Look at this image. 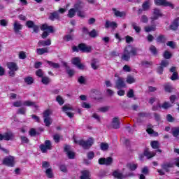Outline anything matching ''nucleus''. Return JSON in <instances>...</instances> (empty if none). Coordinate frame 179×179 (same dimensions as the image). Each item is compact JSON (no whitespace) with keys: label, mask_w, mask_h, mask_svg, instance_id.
I'll list each match as a JSON object with an SVG mask.
<instances>
[{"label":"nucleus","mask_w":179,"mask_h":179,"mask_svg":"<svg viewBox=\"0 0 179 179\" xmlns=\"http://www.w3.org/2000/svg\"><path fill=\"white\" fill-rule=\"evenodd\" d=\"M136 55H138V49L131 45H128L124 48L121 58L123 61H129L131 57H136Z\"/></svg>","instance_id":"nucleus-1"},{"label":"nucleus","mask_w":179,"mask_h":179,"mask_svg":"<svg viewBox=\"0 0 179 179\" xmlns=\"http://www.w3.org/2000/svg\"><path fill=\"white\" fill-rule=\"evenodd\" d=\"M74 143L77 145H79L82 148H83L85 150L90 149L92 148V145L94 143V138L90 137L87 141L85 140H74Z\"/></svg>","instance_id":"nucleus-2"},{"label":"nucleus","mask_w":179,"mask_h":179,"mask_svg":"<svg viewBox=\"0 0 179 179\" xmlns=\"http://www.w3.org/2000/svg\"><path fill=\"white\" fill-rule=\"evenodd\" d=\"M8 71V75L10 78H15L17 71H19V66L15 62H8L6 64Z\"/></svg>","instance_id":"nucleus-3"},{"label":"nucleus","mask_w":179,"mask_h":179,"mask_svg":"<svg viewBox=\"0 0 179 179\" xmlns=\"http://www.w3.org/2000/svg\"><path fill=\"white\" fill-rule=\"evenodd\" d=\"M41 30H42L43 31V33L41 35L42 38H47V37H48V36H50L49 33H54V27L48 26V24H43L41 27ZM45 30H48L49 33Z\"/></svg>","instance_id":"nucleus-4"},{"label":"nucleus","mask_w":179,"mask_h":179,"mask_svg":"<svg viewBox=\"0 0 179 179\" xmlns=\"http://www.w3.org/2000/svg\"><path fill=\"white\" fill-rule=\"evenodd\" d=\"M14 107H22V106H27V107H34L35 108H37V105L36 104V102H33L31 101H25L23 103L21 101H17L13 103Z\"/></svg>","instance_id":"nucleus-5"},{"label":"nucleus","mask_w":179,"mask_h":179,"mask_svg":"<svg viewBox=\"0 0 179 179\" xmlns=\"http://www.w3.org/2000/svg\"><path fill=\"white\" fill-rule=\"evenodd\" d=\"M39 149L42 153H47L48 150H51L52 149V145L50 140H46L45 144H41L39 145Z\"/></svg>","instance_id":"nucleus-6"},{"label":"nucleus","mask_w":179,"mask_h":179,"mask_svg":"<svg viewBox=\"0 0 179 179\" xmlns=\"http://www.w3.org/2000/svg\"><path fill=\"white\" fill-rule=\"evenodd\" d=\"M113 159L111 157H108L107 158L101 157L98 160V163L101 166H111V164H113Z\"/></svg>","instance_id":"nucleus-7"},{"label":"nucleus","mask_w":179,"mask_h":179,"mask_svg":"<svg viewBox=\"0 0 179 179\" xmlns=\"http://www.w3.org/2000/svg\"><path fill=\"white\" fill-rule=\"evenodd\" d=\"M3 164L8 166V167H13L15 166V157L8 156L3 159Z\"/></svg>","instance_id":"nucleus-8"},{"label":"nucleus","mask_w":179,"mask_h":179,"mask_svg":"<svg viewBox=\"0 0 179 179\" xmlns=\"http://www.w3.org/2000/svg\"><path fill=\"white\" fill-rule=\"evenodd\" d=\"M155 3L157 6H169L171 9H174V4L166 0H155Z\"/></svg>","instance_id":"nucleus-9"},{"label":"nucleus","mask_w":179,"mask_h":179,"mask_svg":"<svg viewBox=\"0 0 179 179\" xmlns=\"http://www.w3.org/2000/svg\"><path fill=\"white\" fill-rule=\"evenodd\" d=\"M71 64L77 66L78 69H81V71H83V69H85V66L83 64L80 63V57H73L71 59Z\"/></svg>","instance_id":"nucleus-10"},{"label":"nucleus","mask_w":179,"mask_h":179,"mask_svg":"<svg viewBox=\"0 0 179 179\" xmlns=\"http://www.w3.org/2000/svg\"><path fill=\"white\" fill-rule=\"evenodd\" d=\"M62 111L64 113H65L66 114V115H68V117L69 118H73L74 114L71 113V112H68V111H73V107H71V106H69L68 105H64L62 107Z\"/></svg>","instance_id":"nucleus-11"},{"label":"nucleus","mask_w":179,"mask_h":179,"mask_svg":"<svg viewBox=\"0 0 179 179\" xmlns=\"http://www.w3.org/2000/svg\"><path fill=\"white\" fill-rule=\"evenodd\" d=\"M64 152L66 153L69 159H75V152L71 150V145H66L64 146Z\"/></svg>","instance_id":"nucleus-12"},{"label":"nucleus","mask_w":179,"mask_h":179,"mask_svg":"<svg viewBox=\"0 0 179 179\" xmlns=\"http://www.w3.org/2000/svg\"><path fill=\"white\" fill-rule=\"evenodd\" d=\"M78 47L82 52H90L92 51V47L86 45L85 43H80Z\"/></svg>","instance_id":"nucleus-13"},{"label":"nucleus","mask_w":179,"mask_h":179,"mask_svg":"<svg viewBox=\"0 0 179 179\" xmlns=\"http://www.w3.org/2000/svg\"><path fill=\"white\" fill-rule=\"evenodd\" d=\"M116 89H124L127 86L125 82L124 81V78L119 77L115 83Z\"/></svg>","instance_id":"nucleus-14"},{"label":"nucleus","mask_w":179,"mask_h":179,"mask_svg":"<svg viewBox=\"0 0 179 179\" xmlns=\"http://www.w3.org/2000/svg\"><path fill=\"white\" fill-rule=\"evenodd\" d=\"M48 19L52 22H54V20H61V16H59L58 11L55 10L50 14Z\"/></svg>","instance_id":"nucleus-15"},{"label":"nucleus","mask_w":179,"mask_h":179,"mask_svg":"<svg viewBox=\"0 0 179 179\" xmlns=\"http://www.w3.org/2000/svg\"><path fill=\"white\" fill-rule=\"evenodd\" d=\"M169 71L171 72L172 76L170 77L171 80H177L178 79V73L177 72V68L176 66H172Z\"/></svg>","instance_id":"nucleus-16"},{"label":"nucleus","mask_w":179,"mask_h":179,"mask_svg":"<svg viewBox=\"0 0 179 179\" xmlns=\"http://www.w3.org/2000/svg\"><path fill=\"white\" fill-rule=\"evenodd\" d=\"M22 29H23V25H22V24H20L19 22L15 21V22L13 24V30H14L15 34H19V33H20V30H22Z\"/></svg>","instance_id":"nucleus-17"},{"label":"nucleus","mask_w":179,"mask_h":179,"mask_svg":"<svg viewBox=\"0 0 179 179\" xmlns=\"http://www.w3.org/2000/svg\"><path fill=\"white\" fill-rule=\"evenodd\" d=\"M178 26H179V17H176L171 24L169 26V29L171 30H173L176 31V30L178 29Z\"/></svg>","instance_id":"nucleus-18"},{"label":"nucleus","mask_w":179,"mask_h":179,"mask_svg":"<svg viewBox=\"0 0 179 179\" xmlns=\"http://www.w3.org/2000/svg\"><path fill=\"white\" fill-rule=\"evenodd\" d=\"M112 10L114 12V15L116 17H125V16H127V12L125 11H120L115 8H113Z\"/></svg>","instance_id":"nucleus-19"},{"label":"nucleus","mask_w":179,"mask_h":179,"mask_svg":"<svg viewBox=\"0 0 179 179\" xmlns=\"http://www.w3.org/2000/svg\"><path fill=\"white\" fill-rule=\"evenodd\" d=\"M159 16H162V13L160 12V10L158 8H155L153 11V16L151 17V20H157Z\"/></svg>","instance_id":"nucleus-20"},{"label":"nucleus","mask_w":179,"mask_h":179,"mask_svg":"<svg viewBox=\"0 0 179 179\" xmlns=\"http://www.w3.org/2000/svg\"><path fill=\"white\" fill-rule=\"evenodd\" d=\"M120 125H121V122L118 117H114L112 120V127L114 129H118L120 128Z\"/></svg>","instance_id":"nucleus-21"},{"label":"nucleus","mask_w":179,"mask_h":179,"mask_svg":"<svg viewBox=\"0 0 179 179\" xmlns=\"http://www.w3.org/2000/svg\"><path fill=\"white\" fill-rule=\"evenodd\" d=\"M99 61L97 59H93L91 62V67L92 68V69H94V71L99 69V68H100V64H99Z\"/></svg>","instance_id":"nucleus-22"},{"label":"nucleus","mask_w":179,"mask_h":179,"mask_svg":"<svg viewBox=\"0 0 179 179\" xmlns=\"http://www.w3.org/2000/svg\"><path fill=\"white\" fill-rule=\"evenodd\" d=\"M110 27H113V29H116V27H118V24H116L115 22H110V21L106 20L105 23V28L108 29Z\"/></svg>","instance_id":"nucleus-23"},{"label":"nucleus","mask_w":179,"mask_h":179,"mask_svg":"<svg viewBox=\"0 0 179 179\" xmlns=\"http://www.w3.org/2000/svg\"><path fill=\"white\" fill-rule=\"evenodd\" d=\"M172 167H174V164H173L171 162L165 163L162 165V168L164 170H165V171H166V173H169V171H170V169H171Z\"/></svg>","instance_id":"nucleus-24"},{"label":"nucleus","mask_w":179,"mask_h":179,"mask_svg":"<svg viewBox=\"0 0 179 179\" xmlns=\"http://www.w3.org/2000/svg\"><path fill=\"white\" fill-rule=\"evenodd\" d=\"M113 177H115V178L117 179L127 178V176H124V175L122 174V173L120 172V171L118 170L113 171Z\"/></svg>","instance_id":"nucleus-25"},{"label":"nucleus","mask_w":179,"mask_h":179,"mask_svg":"<svg viewBox=\"0 0 179 179\" xmlns=\"http://www.w3.org/2000/svg\"><path fill=\"white\" fill-rule=\"evenodd\" d=\"M92 99H94V100H101V92L99 91L95 90L93 92L92 94Z\"/></svg>","instance_id":"nucleus-26"},{"label":"nucleus","mask_w":179,"mask_h":179,"mask_svg":"<svg viewBox=\"0 0 179 179\" xmlns=\"http://www.w3.org/2000/svg\"><path fill=\"white\" fill-rule=\"evenodd\" d=\"M81 174L82 176L80 177V179H92L90 178V172L87 170L83 171Z\"/></svg>","instance_id":"nucleus-27"},{"label":"nucleus","mask_w":179,"mask_h":179,"mask_svg":"<svg viewBox=\"0 0 179 179\" xmlns=\"http://www.w3.org/2000/svg\"><path fill=\"white\" fill-rule=\"evenodd\" d=\"M4 141H13V134L12 132H6L3 134Z\"/></svg>","instance_id":"nucleus-28"},{"label":"nucleus","mask_w":179,"mask_h":179,"mask_svg":"<svg viewBox=\"0 0 179 179\" xmlns=\"http://www.w3.org/2000/svg\"><path fill=\"white\" fill-rule=\"evenodd\" d=\"M144 156H145L147 159H152V157H155V156H156V153L150 152L149 150H145L144 151Z\"/></svg>","instance_id":"nucleus-29"},{"label":"nucleus","mask_w":179,"mask_h":179,"mask_svg":"<svg viewBox=\"0 0 179 179\" xmlns=\"http://www.w3.org/2000/svg\"><path fill=\"white\" fill-rule=\"evenodd\" d=\"M142 8L144 12H146L150 9V1H146L142 4Z\"/></svg>","instance_id":"nucleus-30"},{"label":"nucleus","mask_w":179,"mask_h":179,"mask_svg":"<svg viewBox=\"0 0 179 179\" xmlns=\"http://www.w3.org/2000/svg\"><path fill=\"white\" fill-rule=\"evenodd\" d=\"M74 8L76 9V12H78V10H81L83 8V3L80 1H78L75 5Z\"/></svg>","instance_id":"nucleus-31"},{"label":"nucleus","mask_w":179,"mask_h":179,"mask_svg":"<svg viewBox=\"0 0 179 179\" xmlns=\"http://www.w3.org/2000/svg\"><path fill=\"white\" fill-rule=\"evenodd\" d=\"M156 40H157V43H166V41H167V38L164 35L158 36Z\"/></svg>","instance_id":"nucleus-32"},{"label":"nucleus","mask_w":179,"mask_h":179,"mask_svg":"<svg viewBox=\"0 0 179 179\" xmlns=\"http://www.w3.org/2000/svg\"><path fill=\"white\" fill-rule=\"evenodd\" d=\"M38 44V45H43V47H45V45H51V39H48L47 41H39Z\"/></svg>","instance_id":"nucleus-33"},{"label":"nucleus","mask_w":179,"mask_h":179,"mask_svg":"<svg viewBox=\"0 0 179 179\" xmlns=\"http://www.w3.org/2000/svg\"><path fill=\"white\" fill-rule=\"evenodd\" d=\"M164 87L165 92H166L167 93H171V92H173V90H174V88H173V86H171L170 83L165 84L164 85Z\"/></svg>","instance_id":"nucleus-34"},{"label":"nucleus","mask_w":179,"mask_h":179,"mask_svg":"<svg viewBox=\"0 0 179 179\" xmlns=\"http://www.w3.org/2000/svg\"><path fill=\"white\" fill-rule=\"evenodd\" d=\"M41 82L43 85H50V83H51V78L48 76H43V78H41Z\"/></svg>","instance_id":"nucleus-35"},{"label":"nucleus","mask_w":179,"mask_h":179,"mask_svg":"<svg viewBox=\"0 0 179 179\" xmlns=\"http://www.w3.org/2000/svg\"><path fill=\"white\" fill-rule=\"evenodd\" d=\"M36 52L38 55H43V54H45L48 52V49L47 48H38L36 50Z\"/></svg>","instance_id":"nucleus-36"},{"label":"nucleus","mask_w":179,"mask_h":179,"mask_svg":"<svg viewBox=\"0 0 179 179\" xmlns=\"http://www.w3.org/2000/svg\"><path fill=\"white\" fill-rule=\"evenodd\" d=\"M153 65V62H149L147 60H144L141 62V66H144V68H149V66H152Z\"/></svg>","instance_id":"nucleus-37"},{"label":"nucleus","mask_w":179,"mask_h":179,"mask_svg":"<svg viewBox=\"0 0 179 179\" xmlns=\"http://www.w3.org/2000/svg\"><path fill=\"white\" fill-rule=\"evenodd\" d=\"M43 122L45 127H50L52 124V119L51 117H43Z\"/></svg>","instance_id":"nucleus-38"},{"label":"nucleus","mask_w":179,"mask_h":179,"mask_svg":"<svg viewBox=\"0 0 179 179\" xmlns=\"http://www.w3.org/2000/svg\"><path fill=\"white\" fill-rule=\"evenodd\" d=\"M45 174L48 178H54V173H52V169L49 168L45 171Z\"/></svg>","instance_id":"nucleus-39"},{"label":"nucleus","mask_w":179,"mask_h":179,"mask_svg":"<svg viewBox=\"0 0 179 179\" xmlns=\"http://www.w3.org/2000/svg\"><path fill=\"white\" fill-rule=\"evenodd\" d=\"M24 83H27V85H33L34 83V79L33 77L28 76L24 79Z\"/></svg>","instance_id":"nucleus-40"},{"label":"nucleus","mask_w":179,"mask_h":179,"mask_svg":"<svg viewBox=\"0 0 179 179\" xmlns=\"http://www.w3.org/2000/svg\"><path fill=\"white\" fill-rule=\"evenodd\" d=\"M127 167L131 171H135V169H138V164L129 163L127 164Z\"/></svg>","instance_id":"nucleus-41"},{"label":"nucleus","mask_w":179,"mask_h":179,"mask_svg":"<svg viewBox=\"0 0 179 179\" xmlns=\"http://www.w3.org/2000/svg\"><path fill=\"white\" fill-rule=\"evenodd\" d=\"M47 64L50 65V66H52V68H55L56 69H58L59 68V64L58 63H54L52 61L46 60Z\"/></svg>","instance_id":"nucleus-42"},{"label":"nucleus","mask_w":179,"mask_h":179,"mask_svg":"<svg viewBox=\"0 0 179 179\" xmlns=\"http://www.w3.org/2000/svg\"><path fill=\"white\" fill-rule=\"evenodd\" d=\"M52 114V110L48 109L43 112V118H51L50 115Z\"/></svg>","instance_id":"nucleus-43"},{"label":"nucleus","mask_w":179,"mask_h":179,"mask_svg":"<svg viewBox=\"0 0 179 179\" xmlns=\"http://www.w3.org/2000/svg\"><path fill=\"white\" fill-rule=\"evenodd\" d=\"M76 14V10H75V8H71L69 10L67 16L68 17H70V19H72V17H73Z\"/></svg>","instance_id":"nucleus-44"},{"label":"nucleus","mask_w":179,"mask_h":179,"mask_svg":"<svg viewBox=\"0 0 179 179\" xmlns=\"http://www.w3.org/2000/svg\"><path fill=\"white\" fill-rule=\"evenodd\" d=\"M90 37H92V38H96L97 36H99V34L96 29H92L90 32H89Z\"/></svg>","instance_id":"nucleus-45"},{"label":"nucleus","mask_w":179,"mask_h":179,"mask_svg":"<svg viewBox=\"0 0 179 179\" xmlns=\"http://www.w3.org/2000/svg\"><path fill=\"white\" fill-rule=\"evenodd\" d=\"M159 108H164V110H167V108H170L171 107V104L169 102H164L162 106L159 103Z\"/></svg>","instance_id":"nucleus-46"},{"label":"nucleus","mask_w":179,"mask_h":179,"mask_svg":"<svg viewBox=\"0 0 179 179\" xmlns=\"http://www.w3.org/2000/svg\"><path fill=\"white\" fill-rule=\"evenodd\" d=\"M108 143H101L100 144V148L101 150L106 151V150H108Z\"/></svg>","instance_id":"nucleus-47"},{"label":"nucleus","mask_w":179,"mask_h":179,"mask_svg":"<svg viewBox=\"0 0 179 179\" xmlns=\"http://www.w3.org/2000/svg\"><path fill=\"white\" fill-rule=\"evenodd\" d=\"M126 82H127V83H129V85H131L132 83H135L136 80H135V78H134L131 76H129L127 78Z\"/></svg>","instance_id":"nucleus-48"},{"label":"nucleus","mask_w":179,"mask_h":179,"mask_svg":"<svg viewBox=\"0 0 179 179\" xmlns=\"http://www.w3.org/2000/svg\"><path fill=\"white\" fill-rule=\"evenodd\" d=\"M131 26L133 29L135 30L136 33H141V27L136 25L135 22H132Z\"/></svg>","instance_id":"nucleus-49"},{"label":"nucleus","mask_w":179,"mask_h":179,"mask_svg":"<svg viewBox=\"0 0 179 179\" xmlns=\"http://www.w3.org/2000/svg\"><path fill=\"white\" fill-rule=\"evenodd\" d=\"M172 135L175 138H177V136H178V135H179V127H175V128L172 129Z\"/></svg>","instance_id":"nucleus-50"},{"label":"nucleus","mask_w":179,"mask_h":179,"mask_svg":"<svg viewBox=\"0 0 179 179\" xmlns=\"http://www.w3.org/2000/svg\"><path fill=\"white\" fill-rule=\"evenodd\" d=\"M36 24H34V22L31 20H28L26 22V26L28 29H33Z\"/></svg>","instance_id":"nucleus-51"},{"label":"nucleus","mask_w":179,"mask_h":179,"mask_svg":"<svg viewBox=\"0 0 179 179\" xmlns=\"http://www.w3.org/2000/svg\"><path fill=\"white\" fill-rule=\"evenodd\" d=\"M139 118H147V117H149L150 114L146 113V112H140L138 113Z\"/></svg>","instance_id":"nucleus-52"},{"label":"nucleus","mask_w":179,"mask_h":179,"mask_svg":"<svg viewBox=\"0 0 179 179\" xmlns=\"http://www.w3.org/2000/svg\"><path fill=\"white\" fill-rule=\"evenodd\" d=\"M150 145L152 149H159V141H151Z\"/></svg>","instance_id":"nucleus-53"},{"label":"nucleus","mask_w":179,"mask_h":179,"mask_svg":"<svg viewBox=\"0 0 179 179\" xmlns=\"http://www.w3.org/2000/svg\"><path fill=\"white\" fill-rule=\"evenodd\" d=\"M155 30H156V27L155 26H151V27H145V31L147 33H149L150 31H155Z\"/></svg>","instance_id":"nucleus-54"},{"label":"nucleus","mask_w":179,"mask_h":179,"mask_svg":"<svg viewBox=\"0 0 179 179\" xmlns=\"http://www.w3.org/2000/svg\"><path fill=\"white\" fill-rule=\"evenodd\" d=\"M78 82L80 85H85L86 83V78L81 76L78 77Z\"/></svg>","instance_id":"nucleus-55"},{"label":"nucleus","mask_w":179,"mask_h":179,"mask_svg":"<svg viewBox=\"0 0 179 179\" xmlns=\"http://www.w3.org/2000/svg\"><path fill=\"white\" fill-rule=\"evenodd\" d=\"M36 76H38V78H43L44 76V72L41 70V69H38L36 71Z\"/></svg>","instance_id":"nucleus-56"},{"label":"nucleus","mask_w":179,"mask_h":179,"mask_svg":"<svg viewBox=\"0 0 179 179\" xmlns=\"http://www.w3.org/2000/svg\"><path fill=\"white\" fill-rule=\"evenodd\" d=\"M108 110H110V106H104L98 108V111H100L101 113H107Z\"/></svg>","instance_id":"nucleus-57"},{"label":"nucleus","mask_w":179,"mask_h":179,"mask_svg":"<svg viewBox=\"0 0 179 179\" xmlns=\"http://www.w3.org/2000/svg\"><path fill=\"white\" fill-rule=\"evenodd\" d=\"M56 101H57V103L60 105L62 106V104H64V99H62V96L58 95L56 97Z\"/></svg>","instance_id":"nucleus-58"},{"label":"nucleus","mask_w":179,"mask_h":179,"mask_svg":"<svg viewBox=\"0 0 179 179\" xmlns=\"http://www.w3.org/2000/svg\"><path fill=\"white\" fill-rule=\"evenodd\" d=\"M150 51L153 55H156L157 54V48H156L153 45L150 47Z\"/></svg>","instance_id":"nucleus-59"},{"label":"nucleus","mask_w":179,"mask_h":179,"mask_svg":"<svg viewBox=\"0 0 179 179\" xmlns=\"http://www.w3.org/2000/svg\"><path fill=\"white\" fill-rule=\"evenodd\" d=\"M20 139H21L22 143H29V142H30L29 138L24 136H21Z\"/></svg>","instance_id":"nucleus-60"},{"label":"nucleus","mask_w":179,"mask_h":179,"mask_svg":"<svg viewBox=\"0 0 179 179\" xmlns=\"http://www.w3.org/2000/svg\"><path fill=\"white\" fill-rule=\"evenodd\" d=\"M169 61L167 60H162L160 63V66L162 67V68H167V66H169Z\"/></svg>","instance_id":"nucleus-61"},{"label":"nucleus","mask_w":179,"mask_h":179,"mask_svg":"<svg viewBox=\"0 0 179 179\" xmlns=\"http://www.w3.org/2000/svg\"><path fill=\"white\" fill-rule=\"evenodd\" d=\"M164 58H165V59H170V58H171V53L166 50L164 53Z\"/></svg>","instance_id":"nucleus-62"},{"label":"nucleus","mask_w":179,"mask_h":179,"mask_svg":"<svg viewBox=\"0 0 179 179\" xmlns=\"http://www.w3.org/2000/svg\"><path fill=\"white\" fill-rule=\"evenodd\" d=\"M134 96L135 94H134V90H129L127 92V97H129V99H132V97H134Z\"/></svg>","instance_id":"nucleus-63"},{"label":"nucleus","mask_w":179,"mask_h":179,"mask_svg":"<svg viewBox=\"0 0 179 179\" xmlns=\"http://www.w3.org/2000/svg\"><path fill=\"white\" fill-rule=\"evenodd\" d=\"M42 167L43 169H50V162H42Z\"/></svg>","instance_id":"nucleus-64"}]
</instances>
